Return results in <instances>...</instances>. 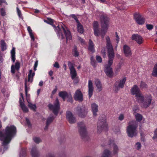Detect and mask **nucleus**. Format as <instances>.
Listing matches in <instances>:
<instances>
[{"label":"nucleus","instance_id":"nucleus-54","mask_svg":"<svg viewBox=\"0 0 157 157\" xmlns=\"http://www.w3.org/2000/svg\"><path fill=\"white\" fill-rule=\"evenodd\" d=\"M54 67H55L59 68V65L57 62H56L54 64Z\"/></svg>","mask_w":157,"mask_h":157},{"label":"nucleus","instance_id":"nucleus-14","mask_svg":"<svg viewBox=\"0 0 157 157\" xmlns=\"http://www.w3.org/2000/svg\"><path fill=\"white\" fill-rule=\"evenodd\" d=\"M113 60H112L111 63L109 62V59H108V64L105 66V72L107 76H111L112 75L113 71L111 67V66L113 64Z\"/></svg>","mask_w":157,"mask_h":157},{"label":"nucleus","instance_id":"nucleus-57","mask_svg":"<svg viewBox=\"0 0 157 157\" xmlns=\"http://www.w3.org/2000/svg\"><path fill=\"white\" fill-rule=\"evenodd\" d=\"M4 3L6 5H7V3L5 0H0V5H1L2 3Z\"/></svg>","mask_w":157,"mask_h":157},{"label":"nucleus","instance_id":"nucleus-63","mask_svg":"<svg viewBox=\"0 0 157 157\" xmlns=\"http://www.w3.org/2000/svg\"><path fill=\"white\" fill-rule=\"evenodd\" d=\"M26 121L27 124L29 126L30 125V124L29 119L27 118H26Z\"/></svg>","mask_w":157,"mask_h":157},{"label":"nucleus","instance_id":"nucleus-18","mask_svg":"<svg viewBox=\"0 0 157 157\" xmlns=\"http://www.w3.org/2000/svg\"><path fill=\"white\" fill-rule=\"evenodd\" d=\"M66 117L70 123H74L76 121L75 118L74 117L73 114L70 111H68L67 112Z\"/></svg>","mask_w":157,"mask_h":157},{"label":"nucleus","instance_id":"nucleus-43","mask_svg":"<svg viewBox=\"0 0 157 157\" xmlns=\"http://www.w3.org/2000/svg\"><path fill=\"white\" fill-rule=\"evenodd\" d=\"M16 9L17 10V14L19 17L21 18H22L23 17L22 16L21 10L19 9V8L18 7H17Z\"/></svg>","mask_w":157,"mask_h":157},{"label":"nucleus","instance_id":"nucleus-49","mask_svg":"<svg viewBox=\"0 0 157 157\" xmlns=\"http://www.w3.org/2000/svg\"><path fill=\"white\" fill-rule=\"evenodd\" d=\"M71 16L76 21L77 23H78V22H79V21L77 17L75 15L71 14Z\"/></svg>","mask_w":157,"mask_h":157},{"label":"nucleus","instance_id":"nucleus-7","mask_svg":"<svg viewBox=\"0 0 157 157\" xmlns=\"http://www.w3.org/2000/svg\"><path fill=\"white\" fill-rule=\"evenodd\" d=\"M50 110L56 115H57L60 110V105L59 101L58 98H56L55 102L53 105L52 104H49L48 106Z\"/></svg>","mask_w":157,"mask_h":157},{"label":"nucleus","instance_id":"nucleus-56","mask_svg":"<svg viewBox=\"0 0 157 157\" xmlns=\"http://www.w3.org/2000/svg\"><path fill=\"white\" fill-rule=\"evenodd\" d=\"M124 118V116L123 114H121L119 117V119L120 121L122 120Z\"/></svg>","mask_w":157,"mask_h":157},{"label":"nucleus","instance_id":"nucleus-61","mask_svg":"<svg viewBox=\"0 0 157 157\" xmlns=\"http://www.w3.org/2000/svg\"><path fill=\"white\" fill-rule=\"evenodd\" d=\"M78 39L82 44H84V41L83 39H82L80 37H78Z\"/></svg>","mask_w":157,"mask_h":157},{"label":"nucleus","instance_id":"nucleus-27","mask_svg":"<svg viewBox=\"0 0 157 157\" xmlns=\"http://www.w3.org/2000/svg\"><path fill=\"white\" fill-rule=\"evenodd\" d=\"M19 103L20 106L24 112L27 113L29 111L28 108L25 106L24 104L23 103L21 98L19 99Z\"/></svg>","mask_w":157,"mask_h":157},{"label":"nucleus","instance_id":"nucleus-4","mask_svg":"<svg viewBox=\"0 0 157 157\" xmlns=\"http://www.w3.org/2000/svg\"><path fill=\"white\" fill-rule=\"evenodd\" d=\"M136 101L138 102L141 107L147 108L151 104L152 97L150 95H147L144 97L141 92L135 96Z\"/></svg>","mask_w":157,"mask_h":157},{"label":"nucleus","instance_id":"nucleus-41","mask_svg":"<svg viewBox=\"0 0 157 157\" xmlns=\"http://www.w3.org/2000/svg\"><path fill=\"white\" fill-rule=\"evenodd\" d=\"M33 139L34 141L37 144H39L41 141V140L39 137H34L33 138Z\"/></svg>","mask_w":157,"mask_h":157},{"label":"nucleus","instance_id":"nucleus-31","mask_svg":"<svg viewBox=\"0 0 157 157\" xmlns=\"http://www.w3.org/2000/svg\"><path fill=\"white\" fill-rule=\"evenodd\" d=\"M88 49L93 52H94L95 51L94 45L91 40H89Z\"/></svg>","mask_w":157,"mask_h":157},{"label":"nucleus","instance_id":"nucleus-8","mask_svg":"<svg viewBox=\"0 0 157 157\" xmlns=\"http://www.w3.org/2000/svg\"><path fill=\"white\" fill-rule=\"evenodd\" d=\"M107 128L106 119L100 118L98 122L97 132L99 134L102 131L107 130Z\"/></svg>","mask_w":157,"mask_h":157},{"label":"nucleus","instance_id":"nucleus-51","mask_svg":"<svg viewBox=\"0 0 157 157\" xmlns=\"http://www.w3.org/2000/svg\"><path fill=\"white\" fill-rule=\"evenodd\" d=\"M25 93L26 95H27V80L26 78L25 81Z\"/></svg>","mask_w":157,"mask_h":157},{"label":"nucleus","instance_id":"nucleus-6","mask_svg":"<svg viewBox=\"0 0 157 157\" xmlns=\"http://www.w3.org/2000/svg\"><path fill=\"white\" fill-rule=\"evenodd\" d=\"M106 48L108 54V59H109V62L111 63L112 60H113L114 52L109 37L108 36L106 38Z\"/></svg>","mask_w":157,"mask_h":157},{"label":"nucleus","instance_id":"nucleus-36","mask_svg":"<svg viewBox=\"0 0 157 157\" xmlns=\"http://www.w3.org/2000/svg\"><path fill=\"white\" fill-rule=\"evenodd\" d=\"M1 44L2 50L3 51L6 50V44L4 40H1Z\"/></svg>","mask_w":157,"mask_h":157},{"label":"nucleus","instance_id":"nucleus-9","mask_svg":"<svg viewBox=\"0 0 157 157\" xmlns=\"http://www.w3.org/2000/svg\"><path fill=\"white\" fill-rule=\"evenodd\" d=\"M78 132L80 136L82 138H85L87 135V132L85 124L83 122L78 123Z\"/></svg>","mask_w":157,"mask_h":157},{"label":"nucleus","instance_id":"nucleus-53","mask_svg":"<svg viewBox=\"0 0 157 157\" xmlns=\"http://www.w3.org/2000/svg\"><path fill=\"white\" fill-rule=\"evenodd\" d=\"M96 59L97 60L99 63H101L102 61L101 58L99 56H96Z\"/></svg>","mask_w":157,"mask_h":157},{"label":"nucleus","instance_id":"nucleus-25","mask_svg":"<svg viewBox=\"0 0 157 157\" xmlns=\"http://www.w3.org/2000/svg\"><path fill=\"white\" fill-rule=\"evenodd\" d=\"M55 118V117L53 116L48 117L46 121V126L45 128V129H47L49 125L52 122Z\"/></svg>","mask_w":157,"mask_h":157},{"label":"nucleus","instance_id":"nucleus-22","mask_svg":"<svg viewBox=\"0 0 157 157\" xmlns=\"http://www.w3.org/2000/svg\"><path fill=\"white\" fill-rule=\"evenodd\" d=\"M94 83L98 91H101L103 88L102 85L100 80L98 79H95L94 81Z\"/></svg>","mask_w":157,"mask_h":157},{"label":"nucleus","instance_id":"nucleus-42","mask_svg":"<svg viewBox=\"0 0 157 157\" xmlns=\"http://www.w3.org/2000/svg\"><path fill=\"white\" fill-rule=\"evenodd\" d=\"M91 64L94 66H95L96 65V62L94 59L93 56L91 57Z\"/></svg>","mask_w":157,"mask_h":157},{"label":"nucleus","instance_id":"nucleus-48","mask_svg":"<svg viewBox=\"0 0 157 157\" xmlns=\"http://www.w3.org/2000/svg\"><path fill=\"white\" fill-rule=\"evenodd\" d=\"M152 138L153 140H157V129H156L154 132V136Z\"/></svg>","mask_w":157,"mask_h":157},{"label":"nucleus","instance_id":"nucleus-58","mask_svg":"<svg viewBox=\"0 0 157 157\" xmlns=\"http://www.w3.org/2000/svg\"><path fill=\"white\" fill-rule=\"evenodd\" d=\"M46 157H55V156L53 154H48L46 155Z\"/></svg>","mask_w":157,"mask_h":157},{"label":"nucleus","instance_id":"nucleus-29","mask_svg":"<svg viewBox=\"0 0 157 157\" xmlns=\"http://www.w3.org/2000/svg\"><path fill=\"white\" fill-rule=\"evenodd\" d=\"M27 101L28 103V106L29 107L31 110H32L34 111H36V106L35 104H32L31 102L29 99H27Z\"/></svg>","mask_w":157,"mask_h":157},{"label":"nucleus","instance_id":"nucleus-52","mask_svg":"<svg viewBox=\"0 0 157 157\" xmlns=\"http://www.w3.org/2000/svg\"><path fill=\"white\" fill-rule=\"evenodd\" d=\"M146 27L147 29L149 30L152 29L153 28V25L150 24H147L146 25Z\"/></svg>","mask_w":157,"mask_h":157},{"label":"nucleus","instance_id":"nucleus-12","mask_svg":"<svg viewBox=\"0 0 157 157\" xmlns=\"http://www.w3.org/2000/svg\"><path fill=\"white\" fill-rule=\"evenodd\" d=\"M123 50L124 55L126 57H130L132 55V52L130 47L127 44H124L123 47Z\"/></svg>","mask_w":157,"mask_h":157},{"label":"nucleus","instance_id":"nucleus-46","mask_svg":"<svg viewBox=\"0 0 157 157\" xmlns=\"http://www.w3.org/2000/svg\"><path fill=\"white\" fill-rule=\"evenodd\" d=\"M101 52L103 55V57H105L106 56L105 48V47H103L101 50Z\"/></svg>","mask_w":157,"mask_h":157},{"label":"nucleus","instance_id":"nucleus-34","mask_svg":"<svg viewBox=\"0 0 157 157\" xmlns=\"http://www.w3.org/2000/svg\"><path fill=\"white\" fill-rule=\"evenodd\" d=\"M27 30L31 38V40L33 41H34L35 40V37L32 32L33 31L30 26H29L28 27Z\"/></svg>","mask_w":157,"mask_h":157},{"label":"nucleus","instance_id":"nucleus-32","mask_svg":"<svg viewBox=\"0 0 157 157\" xmlns=\"http://www.w3.org/2000/svg\"><path fill=\"white\" fill-rule=\"evenodd\" d=\"M15 48L14 47H13L11 51V59L13 63H14L15 59Z\"/></svg>","mask_w":157,"mask_h":157},{"label":"nucleus","instance_id":"nucleus-28","mask_svg":"<svg viewBox=\"0 0 157 157\" xmlns=\"http://www.w3.org/2000/svg\"><path fill=\"white\" fill-rule=\"evenodd\" d=\"M101 157H112L111 151L108 150H105L101 155Z\"/></svg>","mask_w":157,"mask_h":157},{"label":"nucleus","instance_id":"nucleus-23","mask_svg":"<svg viewBox=\"0 0 157 157\" xmlns=\"http://www.w3.org/2000/svg\"><path fill=\"white\" fill-rule=\"evenodd\" d=\"M109 144L113 147V154L114 155L117 154L118 153L119 149L117 146L114 143L113 141L111 142V143Z\"/></svg>","mask_w":157,"mask_h":157},{"label":"nucleus","instance_id":"nucleus-5","mask_svg":"<svg viewBox=\"0 0 157 157\" xmlns=\"http://www.w3.org/2000/svg\"><path fill=\"white\" fill-rule=\"evenodd\" d=\"M138 126V123L135 121L129 122L127 129V132L128 136L132 137L136 135L137 133L136 128Z\"/></svg>","mask_w":157,"mask_h":157},{"label":"nucleus","instance_id":"nucleus-44","mask_svg":"<svg viewBox=\"0 0 157 157\" xmlns=\"http://www.w3.org/2000/svg\"><path fill=\"white\" fill-rule=\"evenodd\" d=\"M140 87L141 88L143 89L146 88L147 86L144 82H141L140 85Z\"/></svg>","mask_w":157,"mask_h":157},{"label":"nucleus","instance_id":"nucleus-10","mask_svg":"<svg viewBox=\"0 0 157 157\" xmlns=\"http://www.w3.org/2000/svg\"><path fill=\"white\" fill-rule=\"evenodd\" d=\"M126 81V78H124L121 80L117 81L113 87V90L115 92H117L120 88H122Z\"/></svg>","mask_w":157,"mask_h":157},{"label":"nucleus","instance_id":"nucleus-20","mask_svg":"<svg viewBox=\"0 0 157 157\" xmlns=\"http://www.w3.org/2000/svg\"><path fill=\"white\" fill-rule=\"evenodd\" d=\"M20 68V64L19 62L17 61L14 65H12L11 67V72L13 74L15 73V70L18 71Z\"/></svg>","mask_w":157,"mask_h":157},{"label":"nucleus","instance_id":"nucleus-11","mask_svg":"<svg viewBox=\"0 0 157 157\" xmlns=\"http://www.w3.org/2000/svg\"><path fill=\"white\" fill-rule=\"evenodd\" d=\"M77 113L78 116L82 118L85 117L87 113V109L83 107H77Z\"/></svg>","mask_w":157,"mask_h":157},{"label":"nucleus","instance_id":"nucleus-47","mask_svg":"<svg viewBox=\"0 0 157 157\" xmlns=\"http://www.w3.org/2000/svg\"><path fill=\"white\" fill-rule=\"evenodd\" d=\"M67 98H68V99L67 100L68 101L71 103L73 102L72 96L71 94L68 95Z\"/></svg>","mask_w":157,"mask_h":157},{"label":"nucleus","instance_id":"nucleus-1","mask_svg":"<svg viewBox=\"0 0 157 157\" xmlns=\"http://www.w3.org/2000/svg\"><path fill=\"white\" fill-rule=\"evenodd\" d=\"M1 127V122L0 121V128ZM16 132V127L13 125L7 126L4 133L0 131V140L2 141V146L4 148V151L7 149L8 145L10 142L12 138L15 135Z\"/></svg>","mask_w":157,"mask_h":157},{"label":"nucleus","instance_id":"nucleus-15","mask_svg":"<svg viewBox=\"0 0 157 157\" xmlns=\"http://www.w3.org/2000/svg\"><path fill=\"white\" fill-rule=\"evenodd\" d=\"M75 100L81 102L83 100V94L80 89L77 90L74 95Z\"/></svg>","mask_w":157,"mask_h":157},{"label":"nucleus","instance_id":"nucleus-24","mask_svg":"<svg viewBox=\"0 0 157 157\" xmlns=\"http://www.w3.org/2000/svg\"><path fill=\"white\" fill-rule=\"evenodd\" d=\"M91 109L94 116H96L97 115V112L98 111V105L95 103H93L91 105Z\"/></svg>","mask_w":157,"mask_h":157},{"label":"nucleus","instance_id":"nucleus-50","mask_svg":"<svg viewBox=\"0 0 157 157\" xmlns=\"http://www.w3.org/2000/svg\"><path fill=\"white\" fill-rule=\"evenodd\" d=\"M0 13L1 15L2 16H5L6 15V12H5V10L3 8H2L1 9Z\"/></svg>","mask_w":157,"mask_h":157},{"label":"nucleus","instance_id":"nucleus-30","mask_svg":"<svg viewBox=\"0 0 157 157\" xmlns=\"http://www.w3.org/2000/svg\"><path fill=\"white\" fill-rule=\"evenodd\" d=\"M33 71L32 70H29V73L28 75V81L29 82H32L33 81V78L35 75V73H32Z\"/></svg>","mask_w":157,"mask_h":157},{"label":"nucleus","instance_id":"nucleus-59","mask_svg":"<svg viewBox=\"0 0 157 157\" xmlns=\"http://www.w3.org/2000/svg\"><path fill=\"white\" fill-rule=\"evenodd\" d=\"M74 80V82L75 83H77L78 82V78L76 77L74 79H73Z\"/></svg>","mask_w":157,"mask_h":157},{"label":"nucleus","instance_id":"nucleus-64","mask_svg":"<svg viewBox=\"0 0 157 157\" xmlns=\"http://www.w3.org/2000/svg\"><path fill=\"white\" fill-rule=\"evenodd\" d=\"M43 82L42 81H41L39 82V86H43Z\"/></svg>","mask_w":157,"mask_h":157},{"label":"nucleus","instance_id":"nucleus-16","mask_svg":"<svg viewBox=\"0 0 157 157\" xmlns=\"http://www.w3.org/2000/svg\"><path fill=\"white\" fill-rule=\"evenodd\" d=\"M134 18L136 23L139 25H142L145 22V19L139 13L134 15Z\"/></svg>","mask_w":157,"mask_h":157},{"label":"nucleus","instance_id":"nucleus-62","mask_svg":"<svg viewBox=\"0 0 157 157\" xmlns=\"http://www.w3.org/2000/svg\"><path fill=\"white\" fill-rule=\"evenodd\" d=\"M57 91V88L56 87V88H55L52 91V94H55L56 92Z\"/></svg>","mask_w":157,"mask_h":157},{"label":"nucleus","instance_id":"nucleus-60","mask_svg":"<svg viewBox=\"0 0 157 157\" xmlns=\"http://www.w3.org/2000/svg\"><path fill=\"white\" fill-rule=\"evenodd\" d=\"M116 37H117L116 40L117 41V43H118L119 42V37L118 36V35H117V32L116 33Z\"/></svg>","mask_w":157,"mask_h":157},{"label":"nucleus","instance_id":"nucleus-2","mask_svg":"<svg viewBox=\"0 0 157 157\" xmlns=\"http://www.w3.org/2000/svg\"><path fill=\"white\" fill-rule=\"evenodd\" d=\"M100 21L102 29L100 30L98 28V24L97 21H94L93 23L94 34L96 36L101 35L103 38L108 27L109 19L105 15L102 14L100 17Z\"/></svg>","mask_w":157,"mask_h":157},{"label":"nucleus","instance_id":"nucleus-21","mask_svg":"<svg viewBox=\"0 0 157 157\" xmlns=\"http://www.w3.org/2000/svg\"><path fill=\"white\" fill-rule=\"evenodd\" d=\"M131 91L132 94L135 96L140 93V90L136 85H134L131 89Z\"/></svg>","mask_w":157,"mask_h":157},{"label":"nucleus","instance_id":"nucleus-45","mask_svg":"<svg viewBox=\"0 0 157 157\" xmlns=\"http://www.w3.org/2000/svg\"><path fill=\"white\" fill-rule=\"evenodd\" d=\"M122 64L123 62L122 61H121L118 63L116 68L117 71H118L120 69Z\"/></svg>","mask_w":157,"mask_h":157},{"label":"nucleus","instance_id":"nucleus-55","mask_svg":"<svg viewBox=\"0 0 157 157\" xmlns=\"http://www.w3.org/2000/svg\"><path fill=\"white\" fill-rule=\"evenodd\" d=\"M38 64V61H36L35 63V64H34V71H36V68Z\"/></svg>","mask_w":157,"mask_h":157},{"label":"nucleus","instance_id":"nucleus-26","mask_svg":"<svg viewBox=\"0 0 157 157\" xmlns=\"http://www.w3.org/2000/svg\"><path fill=\"white\" fill-rule=\"evenodd\" d=\"M31 153L33 157H38V152L36 147H34L32 148Z\"/></svg>","mask_w":157,"mask_h":157},{"label":"nucleus","instance_id":"nucleus-13","mask_svg":"<svg viewBox=\"0 0 157 157\" xmlns=\"http://www.w3.org/2000/svg\"><path fill=\"white\" fill-rule=\"evenodd\" d=\"M68 65L70 71V74L72 79H74L77 76L76 70L74 68L73 64L70 61L68 62Z\"/></svg>","mask_w":157,"mask_h":157},{"label":"nucleus","instance_id":"nucleus-33","mask_svg":"<svg viewBox=\"0 0 157 157\" xmlns=\"http://www.w3.org/2000/svg\"><path fill=\"white\" fill-rule=\"evenodd\" d=\"M68 95L67 93L65 91H61L59 93V96L61 97L64 101L65 100L66 98L67 97Z\"/></svg>","mask_w":157,"mask_h":157},{"label":"nucleus","instance_id":"nucleus-37","mask_svg":"<svg viewBox=\"0 0 157 157\" xmlns=\"http://www.w3.org/2000/svg\"><path fill=\"white\" fill-rule=\"evenodd\" d=\"M135 118L136 121L140 122L142 120L143 116L141 114L137 113L135 115Z\"/></svg>","mask_w":157,"mask_h":157},{"label":"nucleus","instance_id":"nucleus-3","mask_svg":"<svg viewBox=\"0 0 157 157\" xmlns=\"http://www.w3.org/2000/svg\"><path fill=\"white\" fill-rule=\"evenodd\" d=\"M44 21L53 27L55 31L61 39H63L64 38L62 33L63 32L65 34L67 41L68 40H70L71 39L72 37L70 31L63 24L60 23L56 27L53 25V20L50 18H48L47 20H44Z\"/></svg>","mask_w":157,"mask_h":157},{"label":"nucleus","instance_id":"nucleus-17","mask_svg":"<svg viewBox=\"0 0 157 157\" xmlns=\"http://www.w3.org/2000/svg\"><path fill=\"white\" fill-rule=\"evenodd\" d=\"M132 39L135 40L139 44H142L144 42V39L140 36L138 34H133L132 36Z\"/></svg>","mask_w":157,"mask_h":157},{"label":"nucleus","instance_id":"nucleus-35","mask_svg":"<svg viewBox=\"0 0 157 157\" xmlns=\"http://www.w3.org/2000/svg\"><path fill=\"white\" fill-rule=\"evenodd\" d=\"M77 25L78 31L80 33H82L83 32V29L82 25L79 22L77 23Z\"/></svg>","mask_w":157,"mask_h":157},{"label":"nucleus","instance_id":"nucleus-40","mask_svg":"<svg viewBox=\"0 0 157 157\" xmlns=\"http://www.w3.org/2000/svg\"><path fill=\"white\" fill-rule=\"evenodd\" d=\"M135 147L136 149L139 150L141 147V144L140 142H137L135 145Z\"/></svg>","mask_w":157,"mask_h":157},{"label":"nucleus","instance_id":"nucleus-19","mask_svg":"<svg viewBox=\"0 0 157 157\" xmlns=\"http://www.w3.org/2000/svg\"><path fill=\"white\" fill-rule=\"evenodd\" d=\"M88 94L89 98H90L93 95L94 90V87L93 83L91 80H90L88 82Z\"/></svg>","mask_w":157,"mask_h":157},{"label":"nucleus","instance_id":"nucleus-38","mask_svg":"<svg viewBox=\"0 0 157 157\" xmlns=\"http://www.w3.org/2000/svg\"><path fill=\"white\" fill-rule=\"evenodd\" d=\"M73 56L75 57L78 56L79 54L78 51L76 47L75 46L73 50Z\"/></svg>","mask_w":157,"mask_h":157},{"label":"nucleus","instance_id":"nucleus-39","mask_svg":"<svg viewBox=\"0 0 157 157\" xmlns=\"http://www.w3.org/2000/svg\"><path fill=\"white\" fill-rule=\"evenodd\" d=\"M152 75L154 76L157 77V64L154 66Z\"/></svg>","mask_w":157,"mask_h":157}]
</instances>
